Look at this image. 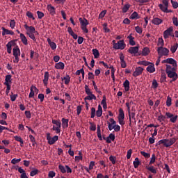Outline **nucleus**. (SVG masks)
I'll list each match as a JSON object with an SVG mask.
<instances>
[{
	"label": "nucleus",
	"mask_w": 178,
	"mask_h": 178,
	"mask_svg": "<svg viewBox=\"0 0 178 178\" xmlns=\"http://www.w3.org/2000/svg\"><path fill=\"white\" fill-rule=\"evenodd\" d=\"M95 112H96L95 108L92 107L91 108V116H90L91 119H94V118H95Z\"/></svg>",
	"instance_id": "obj_62"
},
{
	"label": "nucleus",
	"mask_w": 178,
	"mask_h": 178,
	"mask_svg": "<svg viewBox=\"0 0 178 178\" xmlns=\"http://www.w3.org/2000/svg\"><path fill=\"white\" fill-rule=\"evenodd\" d=\"M61 121L63 129H67L69 127V119L62 118Z\"/></svg>",
	"instance_id": "obj_23"
},
{
	"label": "nucleus",
	"mask_w": 178,
	"mask_h": 178,
	"mask_svg": "<svg viewBox=\"0 0 178 178\" xmlns=\"http://www.w3.org/2000/svg\"><path fill=\"white\" fill-rule=\"evenodd\" d=\"M63 80H65V84L67 85L69 83H70V76L69 75H67L65 76Z\"/></svg>",
	"instance_id": "obj_51"
},
{
	"label": "nucleus",
	"mask_w": 178,
	"mask_h": 178,
	"mask_svg": "<svg viewBox=\"0 0 178 178\" xmlns=\"http://www.w3.org/2000/svg\"><path fill=\"white\" fill-rule=\"evenodd\" d=\"M128 113L129 118V126H131V122H134L136 123V113H131L130 111Z\"/></svg>",
	"instance_id": "obj_17"
},
{
	"label": "nucleus",
	"mask_w": 178,
	"mask_h": 178,
	"mask_svg": "<svg viewBox=\"0 0 178 178\" xmlns=\"http://www.w3.org/2000/svg\"><path fill=\"white\" fill-rule=\"evenodd\" d=\"M138 48H139L138 46L131 47H129V49H128V52H129V54H138Z\"/></svg>",
	"instance_id": "obj_15"
},
{
	"label": "nucleus",
	"mask_w": 178,
	"mask_h": 178,
	"mask_svg": "<svg viewBox=\"0 0 178 178\" xmlns=\"http://www.w3.org/2000/svg\"><path fill=\"white\" fill-rule=\"evenodd\" d=\"M40 170L38 169H34L32 171H31L30 176H35V175H38Z\"/></svg>",
	"instance_id": "obj_50"
},
{
	"label": "nucleus",
	"mask_w": 178,
	"mask_h": 178,
	"mask_svg": "<svg viewBox=\"0 0 178 178\" xmlns=\"http://www.w3.org/2000/svg\"><path fill=\"white\" fill-rule=\"evenodd\" d=\"M29 138L31 143H33L32 144L33 147H35V145L37 144V143L35 142V138H34L33 135H29Z\"/></svg>",
	"instance_id": "obj_43"
},
{
	"label": "nucleus",
	"mask_w": 178,
	"mask_h": 178,
	"mask_svg": "<svg viewBox=\"0 0 178 178\" xmlns=\"http://www.w3.org/2000/svg\"><path fill=\"white\" fill-rule=\"evenodd\" d=\"M129 39V45H136V41H134V37L131 35V33L127 37Z\"/></svg>",
	"instance_id": "obj_28"
},
{
	"label": "nucleus",
	"mask_w": 178,
	"mask_h": 178,
	"mask_svg": "<svg viewBox=\"0 0 178 178\" xmlns=\"http://www.w3.org/2000/svg\"><path fill=\"white\" fill-rule=\"evenodd\" d=\"M48 80H49V72H45L43 79V83L44 86H48Z\"/></svg>",
	"instance_id": "obj_22"
},
{
	"label": "nucleus",
	"mask_w": 178,
	"mask_h": 178,
	"mask_svg": "<svg viewBox=\"0 0 178 178\" xmlns=\"http://www.w3.org/2000/svg\"><path fill=\"white\" fill-rule=\"evenodd\" d=\"M89 123L90 124V130L92 131H95L97 130V126H95V124H94V123L91 122H90Z\"/></svg>",
	"instance_id": "obj_52"
},
{
	"label": "nucleus",
	"mask_w": 178,
	"mask_h": 178,
	"mask_svg": "<svg viewBox=\"0 0 178 178\" xmlns=\"http://www.w3.org/2000/svg\"><path fill=\"white\" fill-rule=\"evenodd\" d=\"M92 54L95 56V58L97 59L98 58H99V51H98V49H92Z\"/></svg>",
	"instance_id": "obj_37"
},
{
	"label": "nucleus",
	"mask_w": 178,
	"mask_h": 178,
	"mask_svg": "<svg viewBox=\"0 0 178 178\" xmlns=\"http://www.w3.org/2000/svg\"><path fill=\"white\" fill-rule=\"evenodd\" d=\"M130 19H140V17H138V13L137 12H134L131 16Z\"/></svg>",
	"instance_id": "obj_40"
},
{
	"label": "nucleus",
	"mask_w": 178,
	"mask_h": 178,
	"mask_svg": "<svg viewBox=\"0 0 178 178\" xmlns=\"http://www.w3.org/2000/svg\"><path fill=\"white\" fill-rule=\"evenodd\" d=\"M165 116L167 118V119H170V122H171V123H176V121L177 120V115H174L173 114L167 112L165 113Z\"/></svg>",
	"instance_id": "obj_9"
},
{
	"label": "nucleus",
	"mask_w": 178,
	"mask_h": 178,
	"mask_svg": "<svg viewBox=\"0 0 178 178\" xmlns=\"http://www.w3.org/2000/svg\"><path fill=\"white\" fill-rule=\"evenodd\" d=\"M109 161H111L113 165H115V163H116V156H110Z\"/></svg>",
	"instance_id": "obj_54"
},
{
	"label": "nucleus",
	"mask_w": 178,
	"mask_h": 178,
	"mask_svg": "<svg viewBox=\"0 0 178 178\" xmlns=\"http://www.w3.org/2000/svg\"><path fill=\"white\" fill-rule=\"evenodd\" d=\"M143 71H144V68L141 67H136L135 71L133 73L134 77H137L138 76H140V74H143Z\"/></svg>",
	"instance_id": "obj_13"
},
{
	"label": "nucleus",
	"mask_w": 178,
	"mask_h": 178,
	"mask_svg": "<svg viewBox=\"0 0 178 178\" xmlns=\"http://www.w3.org/2000/svg\"><path fill=\"white\" fill-rule=\"evenodd\" d=\"M177 47H178V44L176 43L175 45H173L172 47H171L170 48V51L172 54H175V52H176V51L177 50Z\"/></svg>",
	"instance_id": "obj_45"
},
{
	"label": "nucleus",
	"mask_w": 178,
	"mask_h": 178,
	"mask_svg": "<svg viewBox=\"0 0 178 178\" xmlns=\"http://www.w3.org/2000/svg\"><path fill=\"white\" fill-rule=\"evenodd\" d=\"M129 9H130V4H129V3L125 4L122 8V13H127V10H129Z\"/></svg>",
	"instance_id": "obj_38"
},
{
	"label": "nucleus",
	"mask_w": 178,
	"mask_h": 178,
	"mask_svg": "<svg viewBox=\"0 0 178 178\" xmlns=\"http://www.w3.org/2000/svg\"><path fill=\"white\" fill-rule=\"evenodd\" d=\"M163 22V20L162 19L158 18V17H154L153 18L152 23L154 24L155 26H159L161 23Z\"/></svg>",
	"instance_id": "obj_19"
},
{
	"label": "nucleus",
	"mask_w": 178,
	"mask_h": 178,
	"mask_svg": "<svg viewBox=\"0 0 178 178\" xmlns=\"http://www.w3.org/2000/svg\"><path fill=\"white\" fill-rule=\"evenodd\" d=\"M103 29H104L105 33H111V29H108V24L104 23L103 24Z\"/></svg>",
	"instance_id": "obj_49"
},
{
	"label": "nucleus",
	"mask_w": 178,
	"mask_h": 178,
	"mask_svg": "<svg viewBox=\"0 0 178 178\" xmlns=\"http://www.w3.org/2000/svg\"><path fill=\"white\" fill-rule=\"evenodd\" d=\"M123 86L125 91H129V90H130V81H129V80L126 79Z\"/></svg>",
	"instance_id": "obj_26"
},
{
	"label": "nucleus",
	"mask_w": 178,
	"mask_h": 178,
	"mask_svg": "<svg viewBox=\"0 0 178 178\" xmlns=\"http://www.w3.org/2000/svg\"><path fill=\"white\" fill-rule=\"evenodd\" d=\"M58 169L60 170L61 173H66V169L62 165H58Z\"/></svg>",
	"instance_id": "obj_60"
},
{
	"label": "nucleus",
	"mask_w": 178,
	"mask_h": 178,
	"mask_svg": "<svg viewBox=\"0 0 178 178\" xmlns=\"http://www.w3.org/2000/svg\"><path fill=\"white\" fill-rule=\"evenodd\" d=\"M75 161H83V153L81 152H79V156H75Z\"/></svg>",
	"instance_id": "obj_41"
},
{
	"label": "nucleus",
	"mask_w": 178,
	"mask_h": 178,
	"mask_svg": "<svg viewBox=\"0 0 178 178\" xmlns=\"http://www.w3.org/2000/svg\"><path fill=\"white\" fill-rule=\"evenodd\" d=\"M29 29L30 34H31V33L35 34V33H37L38 34V32L35 31V28H34V26H29Z\"/></svg>",
	"instance_id": "obj_42"
},
{
	"label": "nucleus",
	"mask_w": 178,
	"mask_h": 178,
	"mask_svg": "<svg viewBox=\"0 0 178 178\" xmlns=\"http://www.w3.org/2000/svg\"><path fill=\"white\" fill-rule=\"evenodd\" d=\"M159 6L162 12H166L168 10V7H166L165 6H163V4H159Z\"/></svg>",
	"instance_id": "obj_59"
},
{
	"label": "nucleus",
	"mask_w": 178,
	"mask_h": 178,
	"mask_svg": "<svg viewBox=\"0 0 178 178\" xmlns=\"http://www.w3.org/2000/svg\"><path fill=\"white\" fill-rule=\"evenodd\" d=\"M135 30H136V33H138V34L143 33V28H141L138 26L135 27Z\"/></svg>",
	"instance_id": "obj_53"
},
{
	"label": "nucleus",
	"mask_w": 178,
	"mask_h": 178,
	"mask_svg": "<svg viewBox=\"0 0 178 178\" xmlns=\"http://www.w3.org/2000/svg\"><path fill=\"white\" fill-rule=\"evenodd\" d=\"M131 154H133V149H130L127 151V159H130L131 158Z\"/></svg>",
	"instance_id": "obj_56"
},
{
	"label": "nucleus",
	"mask_w": 178,
	"mask_h": 178,
	"mask_svg": "<svg viewBox=\"0 0 178 178\" xmlns=\"http://www.w3.org/2000/svg\"><path fill=\"white\" fill-rule=\"evenodd\" d=\"M85 101H92V99H97V97H95L94 95V94H92V95H88V96H86L85 98H84Z\"/></svg>",
	"instance_id": "obj_30"
},
{
	"label": "nucleus",
	"mask_w": 178,
	"mask_h": 178,
	"mask_svg": "<svg viewBox=\"0 0 178 178\" xmlns=\"http://www.w3.org/2000/svg\"><path fill=\"white\" fill-rule=\"evenodd\" d=\"M67 32L69 33L70 35L74 38V40H77L79 36H77V34L74 33L73 29H72V27L67 28Z\"/></svg>",
	"instance_id": "obj_21"
},
{
	"label": "nucleus",
	"mask_w": 178,
	"mask_h": 178,
	"mask_svg": "<svg viewBox=\"0 0 178 178\" xmlns=\"http://www.w3.org/2000/svg\"><path fill=\"white\" fill-rule=\"evenodd\" d=\"M155 159H156L155 154H152L149 165H152V163H155Z\"/></svg>",
	"instance_id": "obj_55"
},
{
	"label": "nucleus",
	"mask_w": 178,
	"mask_h": 178,
	"mask_svg": "<svg viewBox=\"0 0 178 178\" xmlns=\"http://www.w3.org/2000/svg\"><path fill=\"white\" fill-rule=\"evenodd\" d=\"M125 45L124 40H120L118 42V44H113V48H114V49H124Z\"/></svg>",
	"instance_id": "obj_10"
},
{
	"label": "nucleus",
	"mask_w": 178,
	"mask_h": 178,
	"mask_svg": "<svg viewBox=\"0 0 178 178\" xmlns=\"http://www.w3.org/2000/svg\"><path fill=\"white\" fill-rule=\"evenodd\" d=\"M146 70L149 73H154V72H155V65L151 63L146 68Z\"/></svg>",
	"instance_id": "obj_20"
},
{
	"label": "nucleus",
	"mask_w": 178,
	"mask_h": 178,
	"mask_svg": "<svg viewBox=\"0 0 178 178\" xmlns=\"http://www.w3.org/2000/svg\"><path fill=\"white\" fill-rule=\"evenodd\" d=\"M56 69L63 70L65 69V64L62 62H59L55 65Z\"/></svg>",
	"instance_id": "obj_27"
},
{
	"label": "nucleus",
	"mask_w": 178,
	"mask_h": 178,
	"mask_svg": "<svg viewBox=\"0 0 178 178\" xmlns=\"http://www.w3.org/2000/svg\"><path fill=\"white\" fill-rule=\"evenodd\" d=\"M157 52H158V55L159 56H160V58H162L163 56H169V50L163 47H159L157 49Z\"/></svg>",
	"instance_id": "obj_3"
},
{
	"label": "nucleus",
	"mask_w": 178,
	"mask_h": 178,
	"mask_svg": "<svg viewBox=\"0 0 178 178\" xmlns=\"http://www.w3.org/2000/svg\"><path fill=\"white\" fill-rule=\"evenodd\" d=\"M160 81L161 83H165L166 81V74L165 72H161Z\"/></svg>",
	"instance_id": "obj_34"
},
{
	"label": "nucleus",
	"mask_w": 178,
	"mask_h": 178,
	"mask_svg": "<svg viewBox=\"0 0 178 178\" xmlns=\"http://www.w3.org/2000/svg\"><path fill=\"white\" fill-rule=\"evenodd\" d=\"M9 83H12V75H6L4 84H9Z\"/></svg>",
	"instance_id": "obj_32"
},
{
	"label": "nucleus",
	"mask_w": 178,
	"mask_h": 178,
	"mask_svg": "<svg viewBox=\"0 0 178 178\" xmlns=\"http://www.w3.org/2000/svg\"><path fill=\"white\" fill-rule=\"evenodd\" d=\"M149 48L145 47L142 51V55L143 56H147V55H149Z\"/></svg>",
	"instance_id": "obj_31"
},
{
	"label": "nucleus",
	"mask_w": 178,
	"mask_h": 178,
	"mask_svg": "<svg viewBox=\"0 0 178 178\" xmlns=\"http://www.w3.org/2000/svg\"><path fill=\"white\" fill-rule=\"evenodd\" d=\"M177 139L175 138H172L170 139H163L160 140L156 145H161V144H163V147H166V148H168V147H171V145H173L175 143H176Z\"/></svg>",
	"instance_id": "obj_2"
},
{
	"label": "nucleus",
	"mask_w": 178,
	"mask_h": 178,
	"mask_svg": "<svg viewBox=\"0 0 178 178\" xmlns=\"http://www.w3.org/2000/svg\"><path fill=\"white\" fill-rule=\"evenodd\" d=\"M47 9L50 13H51V15H55V7L52 6L51 5H48Z\"/></svg>",
	"instance_id": "obj_35"
},
{
	"label": "nucleus",
	"mask_w": 178,
	"mask_h": 178,
	"mask_svg": "<svg viewBox=\"0 0 178 178\" xmlns=\"http://www.w3.org/2000/svg\"><path fill=\"white\" fill-rule=\"evenodd\" d=\"M10 95V100L12 102H14V101H16V98L17 97V94L13 95V92H11Z\"/></svg>",
	"instance_id": "obj_61"
},
{
	"label": "nucleus",
	"mask_w": 178,
	"mask_h": 178,
	"mask_svg": "<svg viewBox=\"0 0 178 178\" xmlns=\"http://www.w3.org/2000/svg\"><path fill=\"white\" fill-rule=\"evenodd\" d=\"M145 168L147 169V170H149V172H151V173L156 175V169H155L154 166H146Z\"/></svg>",
	"instance_id": "obj_29"
},
{
	"label": "nucleus",
	"mask_w": 178,
	"mask_h": 178,
	"mask_svg": "<svg viewBox=\"0 0 178 178\" xmlns=\"http://www.w3.org/2000/svg\"><path fill=\"white\" fill-rule=\"evenodd\" d=\"M172 22H173V24L176 26H178V19H177V17H172Z\"/></svg>",
	"instance_id": "obj_64"
},
{
	"label": "nucleus",
	"mask_w": 178,
	"mask_h": 178,
	"mask_svg": "<svg viewBox=\"0 0 178 178\" xmlns=\"http://www.w3.org/2000/svg\"><path fill=\"white\" fill-rule=\"evenodd\" d=\"M120 59L121 60V67L123 69L126 68L127 65L126 64V61H124V55H123V53L120 54Z\"/></svg>",
	"instance_id": "obj_16"
},
{
	"label": "nucleus",
	"mask_w": 178,
	"mask_h": 178,
	"mask_svg": "<svg viewBox=\"0 0 178 178\" xmlns=\"http://www.w3.org/2000/svg\"><path fill=\"white\" fill-rule=\"evenodd\" d=\"M26 16L29 19H32V20H35V18L34 17V15H33V13L31 12H30V11H28L26 13Z\"/></svg>",
	"instance_id": "obj_46"
},
{
	"label": "nucleus",
	"mask_w": 178,
	"mask_h": 178,
	"mask_svg": "<svg viewBox=\"0 0 178 178\" xmlns=\"http://www.w3.org/2000/svg\"><path fill=\"white\" fill-rule=\"evenodd\" d=\"M17 40H11L6 44L8 54H12V45H16Z\"/></svg>",
	"instance_id": "obj_12"
},
{
	"label": "nucleus",
	"mask_w": 178,
	"mask_h": 178,
	"mask_svg": "<svg viewBox=\"0 0 178 178\" xmlns=\"http://www.w3.org/2000/svg\"><path fill=\"white\" fill-rule=\"evenodd\" d=\"M172 31H173V27L171 26L163 32V37L165 40H166V38H169V35H170V33H172Z\"/></svg>",
	"instance_id": "obj_14"
},
{
	"label": "nucleus",
	"mask_w": 178,
	"mask_h": 178,
	"mask_svg": "<svg viewBox=\"0 0 178 178\" xmlns=\"http://www.w3.org/2000/svg\"><path fill=\"white\" fill-rule=\"evenodd\" d=\"M79 22L81 23V29L83 30V33L87 34V33H88V29H87V26L89 24L88 20H87L86 18L83 19V18L80 17Z\"/></svg>",
	"instance_id": "obj_4"
},
{
	"label": "nucleus",
	"mask_w": 178,
	"mask_h": 178,
	"mask_svg": "<svg viewBox=\"0 0 178 178\" xmlns=\"http://www.w3.org/2000/svg\"><path fill=\"white\" fill-rule=\"evenodd\" d=\"M97 137L100 141H102V136L101 135V127L97 125Z\"/></svg>",
	"instance_id": "obj_36"
},
{
	"label": "nucleus",
	"mask_w": 178,
	"mask_h": 178,
	"mask_svg": "<svg viewBox=\"0 0 178 178\" xmlns=\"http://www.w3.org/2000/svg\"><path fill=\"white\" fill-rule=\"evenodd\" d=\"M140 154L143 155V156L145 158H149L151 156V154L149 153H147L145 152L141 151Z\"/></svg>",
	"instance_id": "obj_58"
},
{
	"label": "nucleus",
	"mask_w": 178,
	"mask_h": 178,
	"mask_svg": "<svg viewBox=\"0 0 178 178\" xmlns=\"http://www.w3.org/2000/svg\"><path fill=\"white\" fill-rule=\"evenodd\" d=\"M165 73L167 74L168 77L170 79H172L170 83L172 81H176L178 79L177 73H176V70H177V67H172L170 65H165Z\"/></svg>",
	"instance_id": "obj_1"
},
{
	"label": "nucleus",
	"mask_w": 178,
	"mask_h": 178,
	"mask_svg": "<svg viewBox=\"0 0 178 178\" xmlns=\"http://www.w3.org/2000/svg\"><path fill=\"white\" fill-rule=\"evenodd\" d=\"M138 63V65H143V66H149V64L151 63V62H148V61H146V60H143V61H140Z\"/></svg>",
	"instance_id": "obj_48"
},
{
	"label": "nucleus",
	"mask_w": 178,
	"mask_h": 178,
	"mask_svg": "<svg viewBox=\"0 0 178 178\" xmlns=\"http://www.w3.org/2000/svg\"><path fill=\"white\" fill-rule=\"evenodd\" d=\"M52 123L53 124H56L53 126V130L54 131H56V133H57V134H58V133H60V126H61V123L60 121H58V120H52Z\"/></svg>",
	"instance_id": "obj_8"
},
{
	"label": "nucleus",
	"mask_w": 178,
	"mask_h": 178,
	"mask_svg": "<svg viewBox=\"0 0 178 178\" xmlns=\"http://www.w3.org/2000/svg\"><path fill=\"white\" fill-rule=\"evenodd\" d=\"M85 92L87 94V95H90L92 94V92H91V90L90 88H88V85H85Z\"/></svg>",
	"instance_id": "obj_39"
},
{
	"label": "nucleus",
	"mask_w": 178,
	"mask_h": 178,
	"mask_svg": "<svg viewBox=\"0 0 178 178\" xmlns=\"http://www.w3.org/2000/svg\"><path fill=\"white\" fill-rule=\"evenodd\" d=\"M13 56L15 59L13 60L14 63H19V56H20V49H19V46H16L13 49Z\"/></svg>",
	"instance_id": "obj_5"
},
{
	"label": "nucleus",
	"mask_w": 178,
	"mask_h": 178,
	"mask_svg": "<svg viewBox=\"0 0 178 178\" xmlns=\"http://www.w3.org/2000/svg\"><path fill=\"white\" fill-rule=\"evenodd\" d=\"M47 42L51 49L55 50L56 49V44L51 40V38H47Z\"/></svg>",
	"instance_id": "obj_24"
},
{
	"label": "nucleus",
	"mask_w": 178,
	"mask_h": 178,
	"mask_svg": "<svg viewBox=\"0 0 178 178\" xmlns=\"http://www.w3.org/2000/svg\"><path fill=\"white\" fill-rule=\"evenodd\" d=\"M59 136H54L53 138L51 137V134L47 133V140L48 141V144L49 145H52V144H55L56 143V140H58Z\"/></svg>",
	"instance_id": "obj_7"
},
{
	"label": "nucleus",
	"mask_w": 178,
	"mask_h": 178,
	"mask_svg": "<svg viewBox=\"0 0 178 178\" xmlns=\"http://www.w3.org/2000/svg\"><path fill=\"white\" fill-rule=\"evenodd\" d=\"M105 15H106V10H104L100 13V14L99 15V19H102V18L105 17Z\"/></svg>",
	"instance_id": "obj_57"
},
{
	"label": "nucleus",
	"mask_w": 178,
	"mask_h": 178,
	"mask_svg": "<svg viewBox=\"0 0 178 178\" xmlns=\"http://www.w3.org/2000/svg\"><path fill=\"white\" fill-rule=\"evenodd\" d=\"M1 29L3 30L2 35H6V34L10 35H15L14 31H12L9 29H5V27H2Z\"/></svg>",
	"instance_id": "obj_18"
},
{
	"label": "nucleus",
	"mask_w": 178,
	"mask_h": 178,
	"mask_svg": "<svg viewBox=\"0 0 178 178\" xmlns=\"http://www.w3.org/2000/svg\"><path fill=\"white\" fill-rule=\"evenodd\" d=\"M161 63H169L170 65H172V67H177V62L172 58L163 60Z\"/></svg>",
	"instance_id": "obj_11"
},
{
	"label": "nucleus",
	"mask_w": 178,
	"mask_h": 178,
	"mask_svg": "<svg viewBox=\"0 0 178 178\" xmlns=\"http://www.w3.org/2000/svg\"><path fill=\"white\" fill-rule=\"evenodd\" d=\"M118 122L121 126H124V111L122 108L119 109Z\"/></svg>",
	"instance_id": "obj_6"
},
{
	"label": "nucleus",
	"mask_w": 178,
	"mask_h": 178,
	"mask_svg": "<svg viewBox=\"0 0 178 178\" xmlns=\"http://www.w3.org/2000/svg\"><path fill=\"white\" fill-rule=\"evenodd\" d=\"M171 3H172V8H174V9H177V8H178L177 1H174L173 0H171Z\"/></svg>",
	"instance_id": "obj_63"
},
{
	"label": "nucleus",
	"mask_w": 178,
	"mask_h": 178,
	"mask_svg": "<svg viewBox=\"0 0 178 178\" xmlns=\"http://www.w3.org/2000/svg\"><path fill=\"white\" fill-rule=\"evenodd\" d=\"M164 44L163 39L162 38H159L157 43L158 47H163Z\"/></svg>",
	"instance_id": "obj_47"
},
{
	"label": "nucleus",
	"mask_w": 178,
	"mask_h": 178,
	"mask_svg": "<svg viewBox=\"0 0 178 178\" xmlns=\"http://www.w3.org/2000/svg\"><path fill=\"white\" fill-rule=\"evenodd\" d=\"M15 141H18L19 143H20L21 144V147H23L22 145L24 144V142L23 141V139L22 138V137L16 136L14 137Z\"/></svg>",
	"instance_id": "obj_33"
},
{
	"label": "nucleus",
	"mask_w": 178,
	"mask_h": 178,
	"mask_svg": "<svg viewBox=\"0 0 178 178\" xmlns=\"http://www.w3.org/2000/svg\"><path fill=\"white\" fill-rule=\"evenodd\" d=\"M20 39L22 42L24 44V45H27V44H29L27 42V38H26V35H24V34L23 33H20L19 35Z\"/></svg>",
	"instance_id": "obj_25"
},
{
	"label": "nucleus",
	"mask_w": 178,
	"mask_h": 178,
	"mask_svg": "<svg viewBox=\"0 0 178 178\" xmlns=\"http://www.w3.org/2000/svg\"><path fill=\"white\" fill-rule=\"evenodd\" d=\"M166 105L168 107L172 106V97H170V96H168L167 97Z\"/></svg>",
	"instance_id": "obj_44"
}]
</instances>
